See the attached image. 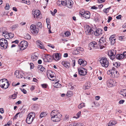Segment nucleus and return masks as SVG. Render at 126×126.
Segmentation results:
<instances>
[{"label": "nucleus", "mask_w": 126, "mask_h": 126, "mask_svg": "<svg viewBox=\"0 0 126 126\" xmlns=\"http://www.w3.org/2000/svg\"><path fill=\"white\" fill-rule=\"evenodd\" d=\"M116 51L115 50L112 49L109 51L108 52V55L110 57V58L111 60H113L114 58L116 57V59L119 60H121L124 58V57L122 54H117L116 56Z\"/></svg>", "instance_id": "1"}, {"label": "nucleus", "mask_w": 126, "mask_h": 126, "mask_svg": "<svg viewBox=\"0 0 126 126\" xmlns=\"http://www.w3.org/2000/svg\"><path fill=\"white\" fill-rule=\"evenodd\" d=\"M9 84L7 79H3L0 80V86L4 89L7 88Z\"/></svg>", "instance_id": "2"}, {"label": "nucleus", "mask_w": 126, "mask_h": 126, "mask_svg": "<svg viewBox=\"0 0 126 126\" xmlns=\"http://www.w3.org/2000/svg\"><path fill=\"white\" fill-rule=\"evenodd\" d=\"M99 61L101 65L102 66L106 67H108L109 63L106 57H103L101 58Z\"/></svg>", "instance_id": "3"}, {"label": "nucleus", "mask_w": 126, "mask_h": 126, "mask_svg": "<svg viewBox=\"0 0 126 126\" xmlns=\"http://www.w3.org/2000/svg\"><path fill=\"white\" fill-rule=\"evenodd\" d=\"M34 113L31 112L29 113L28 114L26 119V123L29 124H31L34 119Z\"/></svg>", "instance_id": "4"}, {"label": "nucleus", "mask_w": 126, "mask_h": 126, "mask_svg": "<svg viewBox=\"0 0 126 126\" xmlns=\"http://www.w3.org/2000/svg\"><path fill=\"white\" fill-rule=\"evenodd\" d=\"M98 44L99 46L100 49H102L105 48L106 45V42L105 38L103 37H101L98 41Z\"/></svg>", "instance_id": "5"}, {"label": "nucleus", "mask_w": 126, "mask_h": 126, "mask_svg": "<svg viewBox=\"0 0 126 126\" xmlns=\"http://www.w3.org/2000/svg\"><path fill=\"white\" fill-rule=\"evenodd\" d=\"M84 30L86 34L87 35H91L94 32L92 28L87 25H86L84 26Z\"/></svg>", "instance_id": "6"}, {"label": "nucleus", "mask_w": 126, "mask_h": 126, "mask_svg": "<svg viewBox=\"0 0 126 126\" xmlns=\"http://www.w3.org/2000/svg\"><path fill=\"white\" fill-rule=\"evenodd\" d=\"M28 45V43L26 41H23L21 42L18 47L21 50H23L27 47Z\"/></svg>", "instance_id": "7"}, {"label": "nucleus", "mask_w": 126, "mask_h": 126, "mask_svg": "<svg viewBox=\"0 0 126 126\" xmlns=\"http://www.w3.org/2000/svg\"><path fill=\"white\" fill-rule=\"evenodd\" d=\"M8 44L7 41L4 38H2L0 40V45L4 48L6 49L7 48Z\"/></svg>", "instance_id": "8"}, {"label": "nucleus", "mask_w": 126, "mask_h": 126, "mask_svg": "<svg viewBox=\"0 0 126 126\" xmlns=\"http://www.w3.org/2000/svg\"><path fill=\"white\" fill-rule=\"evenodd\" d=\"M30 29L31 32L34 34H37L38 32V30L36 28V25L32 24L30 26Z\"/></svg>", "instance_id": "9"}, {"label": "nucleus", "mask_w": 126, "mask_h": 126, "mask_svg": "<svg viewBox=\"0 0 126 126\" xmlns=\"http://www.w3.org/2000/svg\"><path fill=\"white\" fill-rule=\"evenodd\" d=\"M117 82L115 80L111 79H109L107 81V84L110 87H112L116 85Z\"/></svg>", "instance_id": "10"}, {"label": "nucleus", "mask_w": 126, "mask_h": 126, "mask_svg": "<svg viewBox=\"0 0 126 126\" xmlns=\"http://www.w3.org/2000/svg\"><path fill=\"white\" fill-rule=\"evenodd\" d=\"M54 73L52 72L51 70L49 71V72H47V76L48 78L52 80H54L55 79L54 75Z\"/></svg>", "instance_id": "11"}, {"label": "nucleus", "mask_w": 126, "mask_h": 126, "mask_svg": "<svg viewBox=\"0 0 126 126\" xmlns=\"http://www.w3.org/2000/svg\"><path fill=\"white\" fill-rule=\"evenodd\" d=\"M96 43L94 41H93L90 43L89 44V49L92 50H94L96 48Z\"/></svg>", "instance_id": "12"}, {"label": "nucleus", "mask_w": 126, "mask_h": 126, "mask_svg": "<svg viewBox=\"0 0 126 126\" xmlns=\"http://www.w3.org/2000/svg\"><path fill=\"white\" fill-rule=\"evenodd\" d=\"M78 72L80 75L85 76L87 73L86 70L84 68H79Z\"/></svg>", "instance_id": "13"}, {"label": "nucleus", "mask_w": 126, "mask_h": 126, "mask_svg": "<svg viewBox=\"0 0 126 126\" xmlns=\"http://www.w3.org/2000/svg\"><path fill=\"white\" fill-rule=\"evenodd\" d=\"M62 116V115L61 114H57L56 116L51 117V119L54 122L59 121H60V118Z\"/></svg>", "instance_id": "14"}, {"label": "nucleus", "mask_w": 126, "mask_h": 126, "mask_svg": "<svg viewBox=\"0 0 126 126\" xmlns=\"http://www.w3.org/2000/svg\"><path fill=\"white\" fill-rule=\"evenodd\" d=\"M32 13L34 15V17L35 18H40V13L39 10H36L34 11L33 10L32 11Z\"/></svg>", "instance_id": "15"}, {"label": "nucleus", "mask_w": 126, "mask_h": 126, "mask_svg": "<svg viewBox=\"0 0 126 126\" xmlns=\"http://www.w3.org/2000/svg\"><path fill=\"white\" fill-rule=\"evenodd\" d=\"M23 73L21 71L18 70L16 71L15 73V75L17 78H22L23 76Z\"/></svg>", "instance_id": "16"}, {"label": "nucleus", "mask_w": 126, "mask_h": 126, "mask_svg": "<svg viewBox=\"0 0 126 126\" xmlns=\"http://www.w3.org/2000/svg\"><path fill=\"white\" fill-rule=\"evenodd\" d=\"M103 32L101 29H98L94 32V34L96 36H101Z\"/></svg>", "instance_id": "17"}, {"label": "nucleus", "mask_w": 126, "mask_h": 126, "mask_svg": "<svg viewBox=\"0 0 126 126\" xmlns=\"http://www.w3.org/2000/svg\"><path fill=\"white\" fill-rule=\"evenodd\" d=\"M53 59L56 61H58L61 58V54L60 53H56L53 54Z\"/></svg>", "instance_id": "18"}, {"label": "nucleus", "mask_w": 126, "mask_h": 126, "mask_svg": "<svg viewBox=\"0 0 126 126\" xmlns=\"http://www.w3.org/2000/svg\"><path fill=\"white\" fill-rule=\"evenodd\" d=\"M78 62L79 64L81 66H85L87 63V62L86 61H85L81 59H79Z\"/></svg>", "instance_id": "19"}, {"label": "nucleus", "mask_w": 126, "mask_h": 126, "mask_svg": "<svg viewBox=\"0 0 126 126\" xmlns=\"http://www.w3.org/2000/svg\"><path fill=\"white\" fill-rule=\"evenodd\" d=\"M37 45L38 47L42 49H44L45 47L43 43L39 40H37L36 42Z\"/></svg>", "instance_id": "20"}, {"label": "nucleus", "mask_w": 126, "mask_h": 126, "mask_svg": "<svg viewBox=\"0 0 126 126\" xmlns=\"http://www.w3.org/2000/svg\"><path fill=\"white\" fill-rule=\"evenodd\" d=\"M73 2L71 0H70L67 1L66 5L67 6L70 8H71L72 7Z\"/></svg>", "instance_id": "21"}, {"label": "nucleus", "mask_w": 126, "mask_h": 126, "mask_svg": "<svg viewBox=\"0 0 126 126\" xmlns=\"http://www.w3.org/2000/svg\"><path fill=\"white\" fill-rule=\"evenodd\" d=\"M62 65L67 68H69L70 66L69 63L66 61H63L62 62Z\"/></svg>", "instance_id": "22"}, {"label": "nucleus", "mask_w": 126, "mask_h": 126, "mask_svg": "<svg viewBox=\"0 0 126 126\" xmlns=\"http://www.w3.org/2000/svg\"><path fill=\"white\" fill-rule=\"evenodd\" d=\"M5 38L6 39L12 38L14 36V34L11 33H8L4 36Z\"/></svg>", "instance_id": "23"}, {"label": "nucleus", "mask_w": 126, "mask_h": 126, "mask_svg": "<svg viewBox=\"0 0 126 126\" xmlns=\"http://www.w3.org/2000/svg\"><path fill=\"white\" fill-rule=\"evenodd\" d=\"M91 83L89 82H87L83 86V89L84 90L89 89L91 87Z\"/></svg>", "instance_id": "24"}, {"label": "nucleus", "mask_w": 126, "mask_h": 126, "mask_svg": "<svg viewBox=\"0 0 126 126\" xmlns=\"http://www.w3.org/2000/svg\"><path fill=\"white\" fill-rule=\"evenodd\" d=\"M85 13L83 16H82V17L87 19L89 18L90 17V13L89 12V11H86Z\"/></svg>", "instance_id": "25"}, {"label": "nucleus", "mask_w": 126, "mask_h": 126, "mask_svg": "<svg viewBox=\"0 0 126 126\" xmlns=\"http://www.w3.org/2000/svg\"><path fill=\"white\" fill-rule=\"evenodd\" d=\"M38 55L37 53H36L32 54L31 56V59L33 61L36 60L38 58Z\"/></svg>", "instance_id": "26"}, {"label": "nucleus", "mask_w": 126, "mask_h": 126, "mask_svg": "<svg viewBox=\"0 0 126 126\" xmlns=\"http://www.w3.org/2000/svg\"><path fill=\"white\" fill-rule=\"evenodd\" d=\"M112 75L114 78H117L119 76V74L117 71H113L112 72Z\"/></svg>", "instance_id": "27"}, {"label": "nucleus", "mask_w": 126, "mask_h": 126, "mask_svg": "<svg viewBox=\"0 0 126 126\" xmlns=\"http://www.w3.org/2000/svg\"><path fill=\"white\" fill-rule=\"evenodd\" d=\"M60 114L59 112H57L56 110H54L51 111V117H53L56 116L57 114Z\"/></svg>", "instance_id": "28"}, {"label": "nucleus", "mask_w": 126, "mask_h": 126, "mask_svg": "<svg viewBox=\"0 0 126 126\" xmlns=\"http://www.w3.org/2000/svg\"><path fill=\"white\" fill-rule=\"evenodd\" d=\"M38 69L42 72L45 71V68L43 67L42 65H38Z\"/></svg>", "instance_id": "29"}, {"label": "nucleus", "mask_w": 126, "mask_h": 126, "mask_svg": "<svg viewBox=\"0 0 126 126\" xmlns=\"http://www.w3.org/2000/svg\"><path fill=\"white\" fill-rule=\"evenodd\" d=\"M45 58H46L47 60H52L53 59V56H52L48 55H46L45 56Z\"/></svg>", "instance_id": "30"}, {"label": "nucleus", "mask_w": 126, "mask_h": 126, "mask_svg": "<svg viewBox=\"0 0 126 126\" xmlns=\"http://www.w3.org/2000/svg\"><path fill=\"white\" fill-rule=\"evenodd\" d=\"M120 94L124 96H126V90L123 89L121 90Z\"/></svg>", "instance_id": "31"}, {"label": "nucleus", "mask_w": 126, "mask_h": 126, "mask_svg": "<svg viewBox=\"0 0 126 126\" xmlns=\"http://www.w3.org/2000/svg\"><path fill=\"white\" fill-rule=\"evenodd\" d=\"M116 123L114 121H110L108 124V126H112L115 125Z\"/></svg>", "instance_id": "32"}, {"label": "nucleus", "mask_w": 126, "mask_h": 126, "mask_svg": "<svg viewBox=\"0 0 126 126\" xmlns=\"http://www.w3.org/2000/svg\"><path fill=\"white\" fill-rule=\"evenodd\" d=\"M70 34L69 32L67 31L64 33V34L63 35V36L64 37H68L70 36Z\"/></svg>", "instance_id": "33"}, {"label": "nucleus", "mask_w": 126, "mask_h": 126, "mask_svg": "<svg viewBox=\"0 0 126 126\" xmlns=\"http://www.w3.org/2000/svg\"><path fill=\"white\" fill-rule=\"evenodd\" d=\"M85 106V103H80L78 106V108L79 109H81Z\"/></svg>", "instance_id": "34"}, {"label": "nucleus", "mask_w": 126, "mask_h": 126, "mask_svg": "<svg viewBox=\"0 0 126 126\" xmlns=\"http://www.w3.org/2000/svg\"><path fill=\"white\" fill-rule=\"evenodd\" d=\"M73 53L76 55L79 53V51L77 50V48H75L73 51Z\"/></svg>", "instance_id": "35"}, {"label": "nucleus", "mask_w": 126, "mask_h": 126, "mask_svg": "<svg viewBox=\"0 0 126 126\" xmlns=\"http://www.w3.org/2000/svg\"><path fill=\"white\" fill-rule=\"evenodd\" d=\"M115 39L114 38H112L110 37V40L111 42V43L113 44L115 42Z\"/></svg>", "instance_id": "36"}, {"label": "nucleus", "mask_w": 126, "mask_h": 126, "mask_svg": "<svg viewBox=\"0 0 126 126\" xmlns=\"http://www.w3.org/2000/svg\"><path fill=\"white\" fill-rule=\"evenodd\" d=\"M19 26L17 24H16L11 27V28L13 30H14L16 29Z\"/></svg>", "instance_id": "37"}, {"label": "nucleus", "mask_w": 126, "mask_h": 126, "mask_svg": "<svg viewBox=\"0 0 126 126\" xmlns=\"http://www.w3.org/2000/svg\"><path fill=\"white\" fill-rule=\"evenodd\" d=\"M25 38L27 39H30L31 38V36L28 34H26L25 36Z\"/></svg>", "instance_id": "38"}, {"label": "nucleus", "mask_w": 126, "mask_h": 126, "mask_svg": "<svg viewBox=\"0 0 126 126\" xmlns=\"http://www.w3.org/2000/svg\"><path fill=\"white\" fill-rule=\"evenodd\" d=\"M17 93H16L13 94L12 95L11 98L14 99H15L17 97Z\"/></svg>", "instance_id": "39"}, {"label": "nucleus", "mask_w": 126, "mask_h": 126, "mask_svg": "<svg viewBox=\"0 0 126 126\" xmlns=\"http://www.w3.org/2000/svg\"><path fill=\"white\" fill-rule=\"evenodd\" d=\"M113 65L116 67H117V66H119L120 65V62H116L113 64Z\"/></svg>", "instance_id": "40"}, {"label": "nucleus", "mask_w": 126, "mask_h": 126, "mask_svg": "<svg viewBox=\"0 0 126 126\" xmlns=\"http://www.w3.org/2000/svg\"><path fill=\"white\" fill-rule=\"evenodd\" d=\"M36 25L37 27H39L40 28H41L42 27V23L40 22H39L37 23L36 24Z\"/></svg>", "instance_id": "41"}, {"label": "nucleus", "mask_w": 126, "mask_h": 126, "mask_svg": "<svg viewBox=\"0 0 126 126\" xmlns=\"http://www.w3.org/2000/svg\"><path fill=\"white\" fill-rule=\"evenodd\" d=\"M46 115V114L45 113L42 112L40 113V116L41 118H42L45 116Z\"/></svg>", "instance_id": "42"}, {"label": "nucleus", "mask_w": 126, "mask_h": 126, "mask_svg": "<svg viewBox=\"0 0 126 126\" xmlns=\"http://www.w3.org/2000/svg\"><path fill=\"white\" fill-rule=\"evenodd\" d=\"M10 8V6L8 3H6V6L5 7V9L6 10H8Z\"/></svg>", "instance_id": "43"}, {"label": "nucleus", "mask_w": 126, "mask_h": 126, "mask_svg": "<svg viewBox=\"0 0 126 126\" xmlns=\"http://www.w3.org/2000/svg\"><path fill=\"white\" fill-rule=\"evenodd\" d=\"M81 111H79L77 114V117H74V118H76V119L78 118L79 116L80 115V114H81Z\"/></svg>", "instance_id": "44"}, {"label": "nucleus", "mask_w": 126, "mask_h": 126, "mask_svg": "<svg viewBox=\"0 0 126 126\" xmlns=\"http://www.w3.org/2000/svg\"><path fill=\"white\" fill-rule=\"evenodd\" d=\"M85 12V11L84 10H82L80 12V13L81 15L82 16H83L84 13Z\"/></svg>", "instance_id": "45"}, {"label": "nucleus", "mask_w": 126, "mask_h": 126, "mask_svg": "<svg viewBox=\"0 0 126 126\" xmlns=\"http://www.w3.org/2000/svg\"><path fill=\"white\" fill-rule=\"evenodd\" d=\"M67 1L66 0H62L61 5H66Z\"/></svg>", "instance_id": "46"}, {"label": "nucleus", "mask_w": 126, "mask_h": 126, "mask_svg": "<svg viewBox=\"0 0 126 126\" xmlns=\"http://www.w3.org/2000/svg\"><path fill=\"white\" fill-rule=\"evenodd\" d=\"M62 2V0H59L57 2V4L59 6H60L61 5Z\"/></svg>", "instance_id": "47"}, {"label": "nucleus", "mask_w": 126, "mask_h": 126, "mask_svg": "<svg viewBox=\"0 0 126 126\" xmlns=\"http://www.w3.org/2000/svg\"><path fill=\"white\" fill-rule=\"evenodd\" d=\"M56 85H56L55 86H56V88H58L60 87L61 86V85L58 83L57 82L55 83Z\"/></svg>", "instance_id": "48"}, {"label": "nucleus", "mask_w": 126, "mask_h": 126, "mask_svg": "<svg viewBox=\"0 0 126 126\" xmlns=\"http://www.w3.org/2000/svg\"><path fill=\"white\" fill-rule=\"evenodd\" d=\"M81 125V124L80 123H75L73 124V126H80Z\"/></svg>", "instance_id": "49"}, {"label": "nucleus", "mask_w": 126, "mask_h": 126, "mask_svg": "<svg viewBox=\"0 0 126 126\" xmlns=\"http://www.w3.org/2000/svg\"><path fill=\"white\" fill-rule=\"evenodd\" d=\"M19 114H20V112L16 114L14 117L13 118V119L14 120L16 119L18 117V115Z\"/></svg>", "instance_id": "50"}, {"label": "nucleus", "mask_w": 126, "mask_h": 126, "mask_svg": "<svg viewBox=\"0 0 126 126\" xmlns=\"http://www.w3.org/2000/svg\"><path fill=\"white\" fill-rule=\"evenodd\" d=\"M30 68L31 69H33L34 67V65L32 63H31L30 64Z\"/></svg>", "instance_id": "51"}, {"label": "nucleus", "mask_w": 126, "mask_h": 126, "mask_svg": "<svg viewBox=\"0 0 126 126\" xmlns=\"http://www.w3.org/2000/svg\"><path fill=\"white\" fill-rule=\"evenodd\" d=\"M77 50H79V51H84V49L82 48L79 47H77Z\"/></svg>", "instance_id": "52"}, {"label": "nucleus", "mask_w": 126, "mask_h": 126, "mask_svg": "<svg viewBox=\"0 0 126 126\" xmlns=\"http://www.w3.org/2000/svg\"><path fill=\"white\" fill-rule=\"evenodd\" d=\"M41 86L43 88H47L46 84H41Z\"/></svg>", "instance_id": "53"}, {"label": "nucleus", "mask_w": 126, "mask_h": 126, "mask_svg": "<svg viewBox=\"0 0 126 126\" xmlns=\"http://www.w3.org/2000/svg\"><path fill=\"white\" fill-rule=\"evenodd\" d=\"M8 33V32L6 31H3L2 34V35L3 36H4V35H5L6 34Z\"/></svg>", "instance_id": "54"}, {"label": "nucleus", "mask_w": 126, "mask_h": 126, "mask_svg": "<svg viewBox=\"0 0 126 126\" xmlns=\"http://www.w3.org/2000/svg\"><path fill=\"white\" fill-rule=\"evenodd\" d=\"M21 90L24 94H26L27 93L26 90L23 88L21 89Z\"/></svg>", "instance_id": "55"}, {"label": "nucleus", "mask_w": 126, "mask_h": 126, "mask_svg": "<svg viewBox=\"0 0 126 126\" xmlns=\"http://www.w3.org/2000/svg\"><path fill=\"white\" fill-rule=\"evenodd\" d=\"M125 100H121L119 102V103L120 104H123Z\"/></svg>", "instance_id": "56"}, {"label": "nucleus", "mask_w": 126, "mask_h": 126, "mask_svg": "<svg viewBox=\"0 0 126 126\" xmlns=\"http://www.w3.org/2000/svg\"><path fill=\"white\" fill-rule=\"evenodd\" d=\"M103 11L104 12L107 14L109 12V11L107 10L106 8L104 9L103 10Z\"/></svg>", "instance_id": "57"}, {"label": "nucleus", "mask_w": 126, "mask_h": 126, "mask_svg": "<svg viewBox=\"0 0 126 126\" xmlns=\"http://www.w3.org/2000/svg\"><path fill=\"white\" fill-rule=\"evenodd\" d=\"M112 19V18L111 16H109L108 17V23H109L110 22V21H111V20Z\"/></svg>", "instance_id": "58"}, {"label": "nucleus", "mask_w": 126, "mask_h": 126, "mask_svg": "<svg viewBox=\"0 0 126 126\" xmlns=\"http://www.w3.org/2000/svg\"><path fill=\"white\" fill-rule=\"evenodd\" d=\"M105 1V0H98V2L99 3H102Z\"/></svg>", "instance_id": "59"}, {"label": "nucleus", "mask_w": 126, "mask_h": 126, "mask_svg": "<svg viewBox=\"0 0 126 126\" xmlns=\"http://www.w3.org/2000/svg\"><path fill=\"white\" fill-rule=\"evenodd\" d=\"M47 46L50 47H51V48H54V46L53 45H52L50 44H48Z\"/></svg>", "instance_id": "60"}, {"label": "nucleus", "mask_w": 126, "mask_h": 126, "mask_svg": "<svg viewBox=\"0 0 126 126\" xmlns=\"http://www.w3.org/2000/svg\"><path fill=\"white\" fill-rule=\"evenodd\" d=\"M112 70H109V71H107V74H112V72L113 71Z\"/></svg>", "instance_id": "61"}, {"label": "nucleus", "mask_w": 126, "mask_h": 126, "mask_svg": "<svg viewBox=\"0 0 126 126\" xmlns=\"http://www.w3.org/2000/svg\"><path fill=\"white\" fill-rule=\"evenodd\" d=\"M122 16L121 15H119L116 17V18L118 19H120L121 17Z\"/></svg>", "instance_id": "62"}, {"label": "nucleus", "mask_w": 126, "mask_h": 126, "mask_svg": "<svg viewBox=\"0 0 126 126\" xmlns=\"http://www.w3.org/2000/svg\"><path fill=\"white\" fill-rule=\"evenodd\" d=\"M72 63H73V64L72 65L74 67L75 66V60H72Z\"/></svg>", "instance_id": "63"}, {"label": "nucleus", "mask_w": 126, "mask_h": 126, "mask_svg": "<svg viewBox=\"0 0 126 126\" xmlns=\"http://www.w3.org/2000/svg\"><path fill=\"white\" fill-rule=\"evenodd\" d=\"M122 54L123 55V56L124 57V58H126V52H123V53Z\"/></svg>", "instance_id": "64"}]
</instances>
